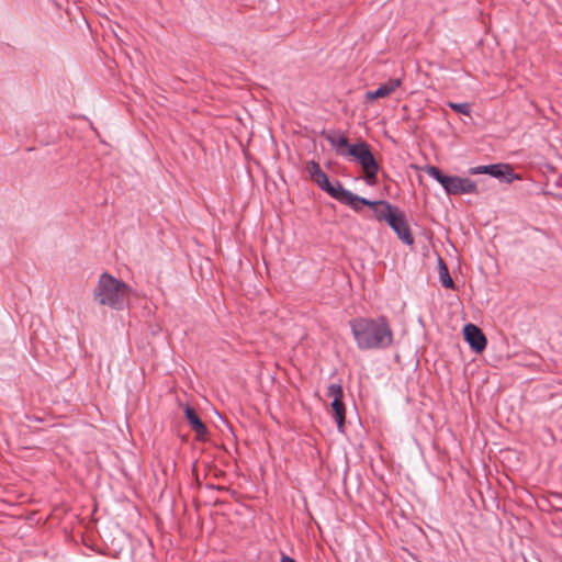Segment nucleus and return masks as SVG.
<instances>
[{"label": "nucleus", "mask_w": 562, "mask_h": 562, "mask_svg": "<svg viewBox=\"0 0 562 562\" xmlns=\"http://www.w3.org/2000/svg\"><path fill=\"white\" fill-rule=\"evenodd\" d=\"M322 135L336 150L338 156H350L362 167L364 180L368 184L374 186L376 183L380 165L367 142L359 140L357 144L351 145L345 133L339 131L323 132Z\"/></svg>", "instance_id": "1"}, {"label": "nucleus", "mask_w": 562, "mask_h": 562, "mask_svg": "<svg viewBox=\"0 0 562 562\" xmlns=\"http://www.w3.org/2000/svg\"><path fill=\"white\" fill-rule=\"evenodd\" d=\"M349 326L360 350L385 349L393 342V330L385 316L356 317Z\"/></svg>", "instance_id": "2"}, {"label": "nucleus", "mask_w": 562, "mask_h": 562, "mask_svg": "<svg viewBox=\"0 0 562 562\" xmlns=\"http://www.w3.org/2000/svg\"><path fill=\"white\" fill-rule=\"evenodd\" d=\"M306 170L311 180L330 198L335 199L341 204L348 205L355 212H360L362 206L375 205L370 200L359 196L351 191L344 188L339 180L334 182L329 181L328 176L323 171L319 164L315 160H310L306 164Z\"/></svg>", "instance_id": "3"}, {"label": "nucleus", "mask_w": 562, "mask_h": 562, "mask_svg": "<svg viewBox=\"0 0 562 562\" xmlns=\"http://www.w3.org/2000/svg\"><path fill=\"white\" fill-rule=\"evenodd\" d=\"M128 292V284L104 272L100 276L93 296L100 305L121 311L124 308Z\"/></svg>", "instance_id": "4"}, {"label": "nucleus", "mask_w": 562, "mask_h": 562, "mask_svg": "<svg viewBox=\"0 0 562 562\" xmlns=\"http://www.w3.org/2000/svg\"><path fill=\"white\" fill-rule=\"evenodd\" d=\"M425 170L429 177L441 184L448 195L479 193L476 183L469 178L445 175L440 168L430 165Z\"/></svg>", "instance_id": "5"}, {"label": "nucleus", "mask_w": 562, "mask_h": 562, "mask_svg": "<svg viewBox=\"0 0 562 562\" xmlns=\"http://www.w3.org/2000/svg\"><path fill=\"white\" fill-rule=\"evenodd\" d=\"M327 396L333 398L330 404L331 415L337 424L339 432H345L346 407L344 404V391L339 383H333L327 387Z\"/></svg>", "instance_id": "6"}, {"label": "nucleus", "mask_w": 562, "mask_h": 562, "mask_svg": "<svg viewBox=\"0 0 562 562\" xmlns=\"http://www.w3.org/2000/svg\"><path fill=\"white\" fill-rule=\"evenodd\" d=\"M469 172L470 175L486 173L506 183H512L514 180L520 179V176L514 171L510 165L503 162L473 167L470 168Z\"/></svg>", "instance_id": "7"}, {"label": "nucleus", "mask_w": 562, "mask_h": 562, "mask_svg": "<svg viewBox=\"0 0 562 562\" xmlns=\"http://www.w3.org/2000/svg\"><path fill=\"white\" fill-rule=\"evenodd\" d=\"M387 225L395 232L398 239H401L404 244L408 246L414 245V236L412 234L406 216L402 210L395 209V213L387 221Z\"/></svg>", "instance_id": "8"}, {"label": "nucleus", "mask_w": 562, "mask_h": 562, "mask_svg": "<svg viewBox=\"0 0 562 562\" xmlns=\"http://www.w3.org/2000/svg\"><path fill=\"white\" fill-rule=\"evenodd\" d=\"M463 338L475 353H481L486 349L487 339L483 330L474 324L464 325Z\"/></svg>", "instance_id": "9"}, {"label": "nucleus", "mask_w": 562, "mask_h": 562, "mask_svg": "<svg viewBox=\"0 0 562 562\" xmlns=\"http://www.w3.org/2000/svg\"><path fill=\"white\" fill-rule=\"evenodd\" d=\"M184 416L190 428L195 432L196 440L202 442L206 441L209 429L198 415L196 411L189 404H187L184 407Z\"/></svg>", "instance_id": "10"}, {"label": "nucleus", "mask_w": 562, "mask_h": 562, "mask_svg": "<svg viewBox=\"0 0 562 562\" xmlns=\"http://www.w3.org/2000/svg\"><path fill=\"white\" fill-rule=\"evenodd\" d=\"M371 203H376L375 205H370L369 207L373 210L375 218L380 222L384 221L387 223L390 217L394 215L395 209H398L385 200L371 201Z\"/></svg>", "instance_id": "11"}, {"label": "nucleus", "mask_w": 562, "mask_h": 562, "mask_svg": "<svg viewBox=\"0 0 562 562\" xmlns=\"http://www.w3.org/2000/svg\"><path fill=\"white\" fill-rule=\"evenodd\" d=\"M401 79H390L387 82L381 85L376 90L368 91L366 94L367 99L376 100L380 98L389 97L401 86Z\"/></svg>", "instance_id": "12"}, {"label": "nucleus", "mask_w": 562, "mask_h": 562, "mask_svg": "<svg viewBox=\"0 0 562 562\" xmlns=\"http://www.w3.org/2000/svg\"><path fill=\"white\" fill-rule=\"evenodd\" d=\"M437 263H438L439 280H440L442 286L446 289L454 290L456 283L449 273V268H448L446 261L443 260V258L438 256Z\"/></svg>", "instance_id": "13"}, {"label": "nucleus", "mask_w": 562, "mask_h": 562, "mask_svg": "<svg viewBox=\"0 0 562 562\" xmlns=\"http://www.w3.org/2000/svg\"><path fill=\"white\" fill-rule=\"evenodd\" d=\"M447 105L454 112L463 114V115H470L471 114V104L468 102L463 103H456L452 101L447 102Z\"/></svg>", "instance_id": "14"}, {"label": "nucleus", "mask_w": 562, "mask_h": 562, "mask_svg": "<svg viewBox=\"0 0 562 562\" xmlns=\"http://www.w3.org/2000/svg\"><path fill=\"white\" fill-rule=\"evenodd\" d=\"M549 497L552 499V507L554 509H562L560 506L562 504V494L558 492H549Z\"/></svg>", "instance_id": "15"}, {"label": "nucleus", "mask_w": 562, "mask_h": 562, "mask_svg": "<svg viewBox=\"0 0 562 562\" xmlns=\"http://www.w3.org/2000/svg\"><path fill=\"white\" fill-rule=\"evenodd\" d=\"M281 562H296L295 559L284 554V553H281V559H280Z\"/></svg>", "instance_id": "16"}, {"label": "nucleus", "mask_w": 562, "mask_h": 562, "mask_svg": "<svg viewBox=\"0 0 562 562\" xmlns=\"http://www.w3.org/2000/svg\"><path fill=\"white\" fill-rule=\"evenodd\" d=\"M26 418L31 422H41L42 420L40 417H36V416H26Z\"/></svg>", "instance_id": "17"}]
</instances>
